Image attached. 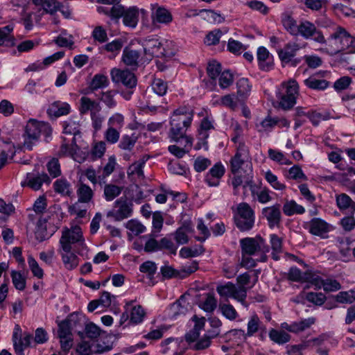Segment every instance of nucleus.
Wrapping results in <instances>:
<instances>
[{"mask_svg":"<svg viewBox=\"0 0 355 355\" xmlns=\"http://www.w3.org/2000/svg\"><path fill=\"white\" fill-rule=\"evenodd\" d=\"M193 117V112L189 107H180L175 110L171 117V128L168 137L171 141L178 142L180 139L185 141V147L192 146L193 138L186 135V131L190 127Z\"/></svg>","mask_w":355,"mask_h":355,"instance_id":"1","label":"nucleus"},{"mask_svg":"<svg viewBox=\"0 0 355 355\" xmlns=\"http://www.w3.org/2000/svg\"><path fill=\"white\" fill-rule=\"evenodd\" d=\"M323 52L329 55H336L348 48L353 42V37L347 30L340 26H335L334 33L327 39L324 37Z\"/></svg>","mask_w":355,"mask_h":355,"instance_id":"2","label":"nucleus"},{"mask_svg":"<svg viewBox=\"0 0 355 355\" xmlns=\"http://www.w3.org/2000/svg\"><path fill=\"white\" fill-rule=\"evenodd\" d=\"M51 128L48 123L39 121L33 119H29L23 134V146L29 150H32L33 146L39 141L42 134L49 137L51 135Z\"/></svg>","mask_w":355,"mask_h":355,"instance_id":"3","label":"nucleus"},{"mask_svg":"<svg viewBox=\"0 0 355 355\" xmlns=\"http://www.w3.org/2000/svg\"><path fill=\"white\" fill-rule=\"evenodd\" d=\"M297 96L298 85L295 80H292L283 84L277 96L279 107L284 110L291 109L296 103Z\"/></svg>","mask_w":355,"mask_h":355,"instance_id":"4","label":"nucleus"},{"mask_svg":"<svg viewBox=\"0 0 355 355\" xmlns=\"http://www.w3.org/2000/svg\"><path fill=\"white\" fill-rule=\"evenodd\" d=\"M238 214L234 217L236 226L242 232L249 231L254 224V213L246 202H241L237 207Z\"/></svg>","mask_w":355,"mask_h":355,"instance_id":"5","label":"nucleus"},{"mask_svg":"<svg viewBox=\"0 0 355 355\" xmlns=\"http://www.w3.org/2000/svg\"><path fill=\"white\" fill-rule=\"evenodd\" d=\"M112 19L118 22L123 17L124 25L135 28L139 20V10L136 7H130L125 10L121 5H114L112 7Z\"/></svg>","mask_w":355,"mask_h":355,"instance_id":"6","label":"nucleus"},{"mask_svg":"<svg viewBox=\"0 0 355 355\" xmlns=\"http://www.w3.org/2000/svg\"><path fill=\"white\" fill-rule=\"evenodd\" d=\"M306 45V43H304V44L301 45V44L297 42H288L284 45V48L277 50L279 60L284 65L291 63L293 67L297 66L301 60L299 58L294 59V57L299 50L305 48Z\"/></svg>","mask_w":355,"mask_h":355,"instance_id":"7","label":"nucleus"},{"mask_svg":"<svg viewBox=\"0 0 355 355\" xmlns=\"http://www.w3.org/2000/svg\"><path fill=\"white\" fill-rule=\"evenodd\" d=\"M84 241L81 228L79 226H75L71 229L66 228L63 230L60 244L64 252H69L71 250V244L78 243L80 245H83Z\"/></svg>","mask_w":355,"mask_h":355,"instance_id":"8","label":"nucleus"},{"mask_svg":"<svg viewBox=\"0 0 355 355\" xmlns=\"http://www.w3.org/2000/svg\"><path fill=\"white\" fill-rule=\"evenodd\" d=\"M242 254L253 255L258 252L263 253L269 252V247L265 240L258 236L254 238L246 237L240 240Z\"/></svg>","mask_w":355,"mask_h":355,"instance_id":"9","label":"nucleus"},{"mask_svg":"<svg viewBox=\"0 0 355 355\" xmlns=\"http://www.w3.org/2000/svg\"><path fill=\"white\" fill-rule=\"evenodd\" d=\"M133 204L125 198L116 200L113 209L107 212V216L113 218L116 221H121L132 216Z\"/></svg>","mask_w":355,"mask_h":355,"instance_id":"10","label":"nucleus"},{"mask_svg":"<svg viewBox=\"0 0 355 355\" xmlns=\"http://www.w3.org/2000/svg\"><path fill=\"white\" fill-rule=\"evenodd\" d=\"M298 35L305 40H312L320 44L321 42H324L322 32L317 28L315 24L308 20H302L300 22L297 33V36Z\"/></svg>","mask_w":355,"mask_h":355,"instance_id":"11","label":"nucleus"},{"mask_svg":"<svg viewBox=\"0 0 355 355\" xmlns=\"http://www.w3.org/2000/svg\"><path fill=\"white\" fill-rule=\"evenodd\" d=\"M144 53L146 55L157 58L168 57V52L162 43L157 37H147L142 41Z\"/></svg>","mask_w":355,"mask_h":355,"instance_id":"12","label":"nucleus"},{"mask_svg":"<svg viewBox=\"0 0 355 355\" xmlns=\"http://www.w3.org/2000/svg\"><path fill=\"white\" fill-rule=\"evenodd\" d=\"M216 291L220 296L226 298H234L241 302L243 304H244L247 297L246 288H237L235 284L231 282H228L224 285L218 286L216 287Z\"/></svg>","mask_w":355,"mask_h":355,"instance_id":"13","label":"nucleus"},{"mask_svg":"<svg viewBox=\"0 0 355 355\" xmlns=\"http://www.w3.org/2000/svg\"><path fill=\"white\" fill-rule=\"evenodd\" d=\"M112 80L117 84H122L128 89L136 87L137 79L134 73L128 69L113 68L110 71Z\"/></svg>","mask_w":355,"mask_h":355,"instance_id":"14","label":"nucleus"},{"mask_svg":"<svg viewBox=\"0 0 355 355\" xmlns=\"http://www.w3.org/2000/svg\"><path fill=\"white\" fill-rule=\"evenodd\" d=\"M82 321H84V318L81 315L77 313L71 314L67 320L59 324V338L72 337V330L77 331L79 335H82L81 331L76 329L77 324H80Z\"/></svg>","mask_w":355,"mask_h":355,"instance_id":"15","label":"nucleus"},{"mask_svg":"<svg viewBox=\"0 0 355 355\" xmlns=\"http://www.w3.org/2000/svg\"><path fill=\"white\" fill-rule=\"evenodd\" d=\"M121 60L126 67L135 71L142 64L141 53L130 46H125L123 50Z\"/></svg>","mask_w":355,"mask_h":355,"instance_id":"16","label":"nucleus"},{"mask_svg":"<svg viewBox=\"0 0 355 355\" xmlns=\"http://www.w3.org/2000/svg\"><path fill=\"white\" fill-rule=\"evenodd\" d=\"M331 226L320 218H313L309 223V231L315 236L322 239L327 238V234L331 231Z\"/></svg>","mask_w":355,"mask_h":355,"instance_id":"17","label":"nucleus"},{"mask_svg":"<svg viewBox=\"0 0 355 355\" xmlns=\"http://www.w3.org/2000/svg\"><path fill=\"white\" fill-rule=\"evenodd\" d=\"M193 232V228L191 221L190 220H184L173 233V239L178 245L187 244L189 241V236Z\"/></svg>","mask_w":355,"mask_h":355,"instance_id":"18","label":"nucleus"},{"mask_svg":"<svg viewBox=\"0 0 355 355\" xmlns=\"http://www.w3.org/2000/svg\"><path fill=\"white\" fill-rule=\"evenodd\" d=\"M261 214L263 217L267 220L270 228L279 226L280 224L282 214L279 204L263 208Z\"/></svg>","mask_w":355,"mask_h":355,"instance_id":"19","label":"nucleus"},{"mask_svg":"<svg viewBox=\"0 0 355 355\" xmlns=\"http://www.w3.org/2000/svg\"><path fill=\"white\" fill-rule=\"evenodd\" d=\"M225 172L224 166L220 162H218L210 168L205 175V180L209 187H217Z\"/></svg>","mask_w":355,"mask_h":355,"instance_id":"20","label":"nucleus"},{"mask_svg":"<svg viewBox=\"0 0 355 355\" xmlns=\"http://www.w3.org/2000/svg\"><path fill=\"white\" fill-rule=\"evenodd\" d=\"M151 18L154 24H168L173 20L171 12L165 8L159 6L158 4H151Z\"/></svg>","mask_w":355,"mask_h":355,"instance_id":"21","label":"nucleus"},{"mask_svg":"<svg viewBox=\"0 0 355 355\" xmlns=\"http://www.w3.org/2000/svg\"><path fill=\"white\" fill-rule=\"evenodd\" d=\"M248 154V150L244 144H240L238 146L237 151L234 156L231 159V171L233 174H236L239 172L242 165L245 162V158H247Z\"/></svg>","mask_w":355,"mask_h":355,"instance_id":"22","label":"nucleus"},{"mask_svg":"<svg viewBox=\"0 0 355 355\" xmlns=\"http://www.w3.org/2000/svg\"><path fill=\"white\" fill-rule=\"evenodd\" d=\"M20 327L19 325H16L15 331L12 335V342L15 352H24V349L28 347L31 344L32 336L30 334H25L24 337L21 338L19 335L20 331Z\"/></svg>","mask_w":355,"mask_h":355,"instance_id":"23","label":"nucleus"},{"mask_svg":"<svg viewBox=\"0 0 355 355\" xmlns=\"http://www.w3.org/2000/svg\"><path fill=\"white\" fill-rule=\"evenodd\" d=\"M232 185L234 188V193L237 194L238 188L240 186H243V188L245 189L248 187L250 188L252 195H254V184L252 180V177L249 174L241 176L236 173L234 174V177L232 178Z\"/></svg>","mask_w":355,"mask_h":355,"instance_id":"24","label":"nucleus"},{"mask_svg":"<svg viewBox=\"0 0 355 355\" xmlns=\"http://www.w3.org/2000/svg\"><path fill=\"white\" fill-rule=\"evenodd\" d=\"M101 107L97 101L83 96L80 100L79 111L81 114H85L90 112V116L94 113L100 112Z\"/></svg>","mask_w":355,"mask_h":355,"instance_id":"25","label":"nucleus"},{"mask_svg":"<svg viewBox=\"0 0 355 355\" xmlns=\"http://www.w3.org/2000/svg\"><path fill=\"white\" fill-rule=\"evenodd\" d=\"M336 205L340 211L347 214H353L355 211V202L345 193L336 196Z\"/></svg>","mask_w":355,"mask_h":355,"instance_id":"26","label":"nucleus"},{"mask_svg":"<svg viewBox=\"0 0 355 355\" xmlns=\"http://www.w3.org/2000/svg\"><path fill=\"white\" fill-rule=\"evenodd\" d=\"M116 165L114 156H110L107 164L103 167H100L97 171L98 173L99 184H105L107 177L110 175L115 169Z\"/></svg>","mask_w":355,"mask_h":355,"instance_id":"27","label":"nucleus"},{"mask_svg":"<svg viewBox=\"0 0 355 355\" xmlns=\"http://www.w3.org/2000/svg\"><path fill=\"white\" fill-rule=\"evenodd\" d=\"M281 22L284 29L293 36H297L299 24L293 17L287 12L283 13L281 17Z\"/></svg>","mask_w":355,"mask_h":355,"instance_id":"28","label":"nucleus"},{"mask_svg":"<svg viewBox=\"0 0 355 355\" xmlns=\"http://www.w3.org/2000/svg\"><path fill=\"white\" fill-rule=\"evenodd\" d=\"M13 27L8 25L0 28V46H13L15 45V39L12 35Z\"/></svg>","mask_w":355,"mask_h":355,"instance_id":"29","label":"nucleus"},{"mask_svg":"<svg viewBox=\"0 0 355 355\" xmlns=\"http://www.w3.org/2000/svg\"><path fill=\"white\" fill-rule=\"evenodd\" d=\"M304 83L308 88L319 91L324 90L329 85L327 80L319 78L318 75L311 76L304 80Z\"/></svg>","mask_w":355,"mask_h":355,"instance_id":"30","label":"nucleus"},{"mask_svg":"<svg viewBox=\"0 0 355 355\" xmlns=\"http://www.w3.org/2000/svg\"><path fill=\"white\" fill-rule=\"evenodd\" d=\"M26 180L27 185L35 191L39 190L43 183L49 184L51 181L49 177L46 173L39 174L37 176L28 174Z\"/></svg>","mask_w":355,"mask_h":355,"instance_id":"31","label":"nucleus"},{"mask_svg":"<svg viewBox=\"0 0 355 355\" xmlns=\"http://www.w3.org/2000/svg\"><path fill=\"white\" fill-rule=\"evenodd\" d=\"M77 196L78 202L88 203L94 196L92 189L84 183H80L77 189Z\"/></svg>","mask_w":355,"mask_h":355,"instance_id":"32","label":"nucleus"},{"mask_svg":"<svg viewBox=\"0 0 355 355\" xmlns=\"http://www.w3.org/2000/svg\"><path fill=\"white\" fill-rule=\"evenodd\" d=\"M70 109V105L67 103L55 101L50 105L49 112L55 116H60L69 114Z\"/></svg>","mask_w":355,"mask_h":355,"instance_id":"33","label":"nucleus"},{"mask_svg":"<svg viewBox=\"0 0 355 355\" xmlns=\"http://www.w3.org/2000/svg\"><path fill=\"white\" fill-rule=\"evenodd\" d=\"M63 133L65 135H73L71 141L75 143L76 137L80 135V125L74 121L69 120L62 123Z\"/></svg>","mask_w":355,"mask_h":355,"instance_id":"34","label":"nucleus"},{"mask_svg":"<svg viewBox=\"0 0 355 355\" xmlns=\"http://www.w3.org/2000/svg\"><path fill=\"white\" fill-rule=\"evenodd\" d=\"M283 211L285 215L291 216L294 214H302L305 212V209L300 205H298L295 200L286 201L283 206Z\"/></svg>","mask_w":355,"mask_h":355,"instance_id":"35","label":"nucleus"},{"mask_svg":"<svg viewBox=\"0 0 355 355\" xmlns=\"http://www.w3.org/2000/svg\"><path fill=\"white\" fill-rule=\"evenodd\" d=\"M262 323L257 314L252 315L247 324L246 335L253 336L259 330L262 329Z\"/></svg>","mask_w":355,"mask_h":355,"instance_id":"36","label":"nucleus"},{"mask_svg":"<svg viewBox=\"0 0 355 355\" xmlns=\"http://www.w3.org/2000/svg\"><path fill=\"white\" fill-rule=\"evenodd\" d=\"M108 78L101 73L95 74L89 84V89L92 92L98 89L105 88L109 85Z\"/></svg>","mask_w":355,"mask_h":355,"instance_id":"37","label":"nucleus"},{"mask_svg":"<svg viewBox=\"0 0 355 355\" xmlns=\"http://www.w3.org/2000/svg\"><path fill=\"white\" fill-rule=\"evenodd\" d=\"M237 96L242 100L246 98L251 91V85L248 78H241L236 82Z\"/></svg>","mask_w":355,"mask_h":355,"instance_id":"38","label":"nucleus"},{"mask_svg":"<svg viewBox=\"0 0 355 355\" xmlns=\"http://www.w3.org/2000/svg\"><path fill=\"white\" fill-rule=\"evenodd\" d=\"M270 244L272 248V258L277 261L280 259L279 254L282 252V240L277 234H271Z\"/></svg>","mask_w":355,"mask_h":355,"instance_id":"39","label":"nucleus"},{"mask_svg":"<svg viewBox=\"0 0 355 355\" xmlns=\"http://www.w3.org/2000/svg\"><path fill=\"white\" fill-rule=\"evenodd\" d=\"M53 189L55 191L63 196H69L72 193L70 183L65 179H58L53 183Z\"/></svg>","mask_w":355,"mask_h":355,"instance_id":"40","label":"nucleus"},{"mask_svg":"<svg viewBox=\"0 0 355 355\" xmlns=\"http://www.w3.org/2000/svg\"><path fill=\"white\" fill-rule=\"evenodd\" d=\"M269 337L271 340L279 345L285 344L291 339V336L288 333L284 331H278L275 329H272L269 331Z\"/></svg>","mask_w":355,"mask_h":355,"instance_id":"41","label":"nucleus"},{"mask_svg":"<svg viewBox=\"0 0 355 355\" xmlns=\"http://www.w3.org/2000/svg\"><path fill=\"white\" fill-rule=\"evenodd\" d=\"M46 221L47 220L45 218H40L38 220L37 229L35 231V238L40 242L49 239L53 234V233H48L46 231Z\"/></svg>","mask_w":355,"mask_h":355,"instance_id":"42","label":"nucleus"},{"mask_svg":"<svg viewBox=\"0 0 355 355\" xmlns=\"http://www.w3.org/2000/svg\"><path fill=\"white\" fill-rule=\"evenodd\" d=\"M269 58V51L263 46H260L257 49V59L259 67L264 71L269 70L270 67V62H267Z\"/></svg>","mask_w":355,"mask_h":355,"instance_id":"43","label":"nucleus"},{"mask_svg":"<svg viewBox=\"0 0 355 355\" xmlns=\"http://www.w3.org/2000/svg\"><path fill=\"white\" fill-rule=\"evenodd\" d=\"M122 191V187L112 184H105L103 195L107 201H112L119 196Z\"/></svg>","mask_w":355,"mask_h":355,"instance_id":"44","label":"nucleus"},{"mask_svg":"<svg viewBox=\"0 0 355 355\" xmlns=\"http://www.w3.org/2000/svg\"><path fill=\"white\" fill-rule=\"evenodd\" d=\"M62 259L67 270H73L78 265V257L71 251L62 253Z\"/></svg>","mask_w":355,"mask_h":355,"instance_id":"45","label":"nucleus"},{"mask_svg":"<svg viewBox=\"0 0 355 355\" xmlns=\"http://www.w3.org/2000/svg\"><path fill=\"white\" fill-rule=\"evenodd\" d=\"M315 322V318H309L299 322H293L292 333L298 334L311 327Z\"/></svg>","mask_w":355,"mask_h":355,"instance_id":"46","label":"nucleus"},{"mask_svg":"<svg viewBox=\"0 0 355 355\" xmlns=\"http://www.w3.org/2000/svg\"><path fill=\"white\" fill-rule=\"evenodd\" d=\"M324 281L318 275L311 271L305 272L304 282L310 283L315 287V289H320L323 288Z\"/></svg>","mask_w":355,"mask_h":355,"instance_id":"47","label":"nucleus"},{"mask_svg":"<svg viewBox=\"0 0 355 355\" xmlns=\"http://www.w3.org/2000/svg\"><path fill=\"white\" fill-rule=\"evenodd\" d=\"M145 315L146 313L141 306H133L130 311V322L135 324L141 323L144 320Z\"/></svg>","mask_w":355,"mask_h":355,"instance_id":"48","label":"nucleus"},{"mask_svg":"<svg viewBox=\"0 0 355 355\" xmlns=\"http://www.w3.org/2000/svg\"><path fill=\"white\" fill-rule=\"evenodd\" d=\"M125 227L135 236L144 232L146 230V227L137 220L132 219L125 223Z\"/></svg>","mask_w":355,"mask_h":355,"instance_id":"49","label":"nucleus"},{"mask_svg":"<svg viewBox=\"0 0 355 355\" xmlns=\"http://www.w3.org/2000/svg\"><path fill=\"white\" fill-rule=\"evenodd\" d=\"M217 305V301L211 293H207L205 301L200 302L199 306L207 312H212Z\"/></svg>","mask_w":355,"mask_h":355,"instance_id":"50","label":"nucleus"},{"mask_svg":"<svg viewBox=\"0 0 355 355\" xmlns=\"http://www.w3.org/2000/svg\"><path fill=\"white\" fill-rule=\"evenodd\" d=\"M185 303L183 297H181L180 299L171 305L170 309L173 317H176L178 315H184L187 313L188 309Z\"/></svg>","mask_w":355,"mask_h":355,"instance_id":"51","label":"nucleus"},{"mask_svg":"<svg viewBox=\"0 0 355 355\" xmlns=\"http://www.w3.org/2000/svg\"><path fill=\"white\" fill-rule=\"evenodd\" d=\"M156 235L152 232L151 234L145 236L148 238L145 243L144 250L146 252H153L159 251V241H157L155 238Z\"/></svg>","mask_w":355,"mask_h":355,"instance_id":"52","label":"nucleus"},{"mask_svg":"<svg viewBox=\"0 0 355 355\" xmlns=\"http://www.w3.org/2000/svg\"><path fill=\"white\" fill-rule=\"evenodd\" d=\"M12 284L16 289L23 291L26 288V278L20 272L12 270L10 274Z\"/></svg>","mask_w":355,"mask_h":355,"instance_id":"53","label":"nucleus"},{"mask_svg":"<svg viewBox=\"0 0 355 355\" xmlns=\"http://www.w3.org/2000/svg\"><path fill=\"white\" fill-rule=\"evenodd\" d=\"M336 300L340 303L352 304L355 301V291L354 290L341 291L337 294Z\"/></svg>","mask_w":355,"mask_h":355,"instance_id":"54","label":"nucleus"},{"mask_svg":"<svg viewBox=\"0 0 355 355\" xmlns=\"http://www.w3.org/2000/svg\"><path fill=\"white\" fill-rule=\"evenodd\" d=\"M221 70L220 64L216 60L209 62L207 67V74L213 80H216V78L219 76L222 73Z\"/></svg>","mask_w":355,"mask_h":355,"instance_id":"55","label":"nucleus"},{"mask_svg":"<svg viewBox=\"0 0 355 355\" xmlns=\"http://www.w3.org/2000/svg\"><path fill=\"white\" fill-rule=\"evenodd\" d=\"M233 74L229 70H225L219 75L218 84L222 89L229 87L233 83Z\"/></svg>","mask_w":355,"mask_h":355,"instance_id":"56","label":"nucleus"},{"mask_svg":"<svg viewBox=\"0 0 355 355\" xmlns=\"http://www.w3.org/2000/svg\"><path fill=\"white\" fill-rule=\"evenodd\" d=\"M239 98L235 97L234 94L225 95L220 98V104L234 110L238 106Z\"/></svg>","mask_w":355,"mask_h":355,"instance_id":"57","label":"nucleus"},{"mask_svg":"<svg viewBox=\"0 0 355 355\" xmlns=\"http://www.w3.org/2000/svg\"><path fill=\"white\" fill-rule=\"evenodd\" d=\"M60 4L57 0H46L42 6L43 9L42 15L44 13L53 15L58 9H60Z\"/></svg>","mask_w":355,"mask_h":355,"instance_id":"58","label":"nucleus"},{"mask_svg":"<svg viewBox=\"0 0 355 355\" xmlns=\"http://www.w3.org/2000/svg\"><path fill=\"white\" fill-rule=\"evenodd\" d=\"M137 140V137L135 134H132L131 136L124 135L121 138L119 147L123 150H130L135 146Z\"/></svg>","mask_w":355,"mask_h":355,"instance_id":"59","label":"nucleus"},{"mask_svg":"<svg viewBox=\"0 0 355 355\" xmlns=\"http://www.w3.org/2000/svg\"><path fill=\"white\" fill-rule=\"evenodd\" d=\"M151 86L154 92L161 96L166 94L168 89L167 83L160 78H155Z\"/></svg>","mask_w":355,"mask_h":355,"instance_id":"60","label":"nucleus"},{"mask_svg":"<svg viewBox=\"0 0 355 355\" xmlns=\"http://www.w3.org/2000/svg\"><path fill=\"white\" fill-rule=\"evenodd\" d=\"M166 250L172 254H175L178 250V246L167 237H164L159 241V251Z\"/></svg>","mask_w":355,"mask_h":355,"instance_id":"61","label":"nucleus"},{"mask_svg":"<svg viewBox=\"0 0 355 355\" xmlns=\"http://www.w3.org/2000/svg\"><path fill=\"white\" fill-rule=\"evenodd\" d=\"M265 178L267 182L276 190H283L286 186L281 183L277 177L274 175L270 171H268L265 173Z\"/></svg>","mask_w":355,"mask_h":355,"instance_id":"62","label":"nucleus"},{"mask_svg":"<svg viewBox=\"0 0 355 355\" xmlns=\"http://www.w3.org/2000/svg\"><path fill=\"white\" fill-rule=\"evenodd\" d=\"M105 143L104 141H98L94 144L91 150V155L93 159L102 157L105 152Z\"/></svg>","mask_w":355,"mask_h":355,"instance_id":"63","label":"nucleus"},{"mask_svg":"<svg viewBox=\"0 0 355 355\" xmlns=\"http://www.w3.org/2000/svg\"><path fill=\"white\" fill-rule=\"evenodd\" d=\"M306 299L315 305L320 306L324 303L326 297L322 293L309 292L306 294Z\"/></svg>","mask_w":355,"mask_h":355,"instance_id":"64","label":"nucleus"}]
</instances>
